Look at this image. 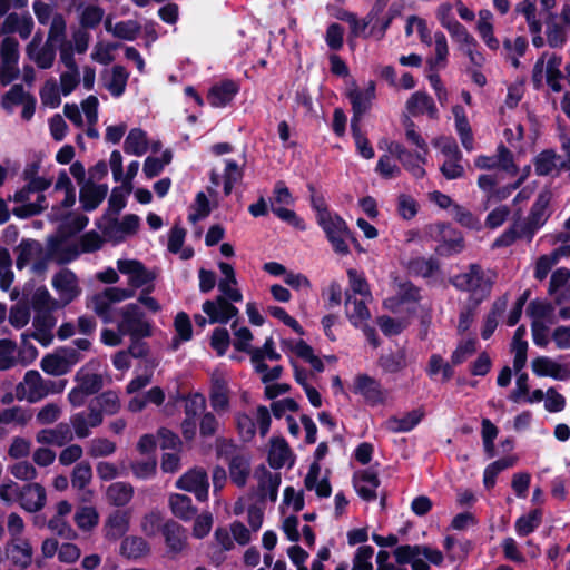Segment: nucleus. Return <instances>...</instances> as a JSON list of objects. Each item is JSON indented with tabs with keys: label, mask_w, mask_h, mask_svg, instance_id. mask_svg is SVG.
<instances>
[{
	"label": "nucleus",
	"mask_w": 570,
	"mask_h": 570,
	"mask_svg": "<svg viewBox=\"0 0 570 570\" xmlns=\"http://www.w3.org/2000/svg\"><path fill=\"white\" fill-rule=\"evenodd\" d=\"M495 279L497 274L493 271L473 263L455 275L451 283L459 291L469 293L472 305L478 306L490 296Z\"/></svg>",
	"instance_id": "nucleus-1"
},
{
	"label": "nucleus",
	"mask_w": 570,
	"mask_h": 570,
	"mask_svg": "<svg viewBox=\"0 0 570 570\" xmlns=\"http://www.w3.org/2000/svg\"><path fill=\"white\" fill-rule=\"evenodd\" d=\"M65 381H52L43 379L38 371L30 370L26 372L21 382L16 386V397L19 401L36 403L50 394H57L63 391Z\"/></svg>",
	"instance_id": "nucleus-2"
},
{
	"label": "nucleus",
	"mask_w": 570,
	"mask_h": 570,
	"mask_svg": "<svg viewBox=\"0 0 570 570\" xmlns=\"http://www.w3.org/2000/svg\"><path fill=\"white\" fill-rule=\"evenodd\" d=\"M393 553L397 563H410L412 570H430V563L441 566L444 560L440 550L424 544L400 546Z\"/></svg>",
	"instance_id": "nucleus-3"
},
{
	"label": "nucleus",
	"mask_w": 570,
	"mask_h": 570,
	"mask_svg": "<svg viewBox=\"0 0 570 570\" xmlns=\"http://www.w3.org/2000/svg\"><path fill=\"white\" fill-rule=\"evenodd\" d=\"M117 330L130 337H149L153 334L150 322L137 303H129L118 311Z\"/></svg>",
	"instance_id": "nucleus-4"
},
{
	"label": "nucleus",
	"mask_w": 570,
	"mask_h": 570,
	"mask_svg": "<svg viewBox=\"0 0 570 570\" xmlns=\"http://www.w3.org/2000/svg\"><path fill=\"white\" fill-rule=\"evenodd\" d=\"M117 269L127 276L128 287L125 291H132V297L136 296L138 289L147 292L155 289L157 273L148 269L141 262L137 259H118Z\"/></svg>",
	"instance_id": "nucleus-5"
},
{
	"label": "nucleus",
	"mask_w": 570,
	"mask_h": 570,
	"mask_svg": "<svg viewBox=\"0 0 570 570\" xmlns=\"http://www.w3.org/2000/svg\"><path fill=\"white\" fill-rule=\"evenodd\" d=\"M318 224L336 254H350L348 240L356 243V239L342 217L337 214L326 215L318 220Z\"/></svg>",
	"instance_id": "nucleus-6"
},
{
	"label": "nucleus",
	"mask_w": 570,
	"mask_h": 570,
	"mask_svg": "<svg viewBox=\"0 0 570 570\" xmlns=\"http://www.w3.org/2000/svg\"><path fill=\"white\" fill-rule=\"evenodd\" d=\"M132 298V291H125L121 287H107L102 292L94 294L88 307L91 308L104 323H112V305Z\"/></svg>",
	"instance_id": "nucleus-7"
},
{
	"label": "nucleus",
	"mask_w": 570,
	"mask_h": 570,
	"mask_svg": "<svg viewBox=\"0 0 570 570\" xmlns=\"http://www.w3.org/2000/svg\"><path fill=\"white\" fill-rule=\"evenodd\" d=\"M80 361V354L75 348H62L46 355L40 363L41 368L50 375L60 376L68 373Z\"/></svg>",
	"instance_id": "nucleus-8"
},
{
	"label": "nucleus",
	"mask_w": 570,
	"mask_h": 570,
	"mask_svg": "<svg viewBox=\"0 0 570 570\" xmlns=\"http://www.w3.org/2000/svg\"><path fill=\"white\" fill-rule=\"evenodd\" d=\"M56 325V318L51 313H38L32 322L35 331L31 334L21 335L22 344L27 347L32 357H36L37 350L33 346H27L29 337H33L43 346L49 345L53 340L52 328Z\"/></svg>",
	"instance_id": "nucleus-9"
},
{
	"label": "nucleus",
	"mask_w": 570,
	"mask_h": 570,
	"mask_svg": "<svg viewBox=\"0 0 570 570\" xmlns=\"http://www.w3.org/2000/svg\"><path fill=\"white\" fill-rule=\"evenodd\" d=\"M166 553L174 559L185 553L188 549V534L186 529L174 520H167L161 528Z\"/></svg>",
	"instance_id": "nucleus-10"
},
{
	"label": "nucleus",
	"mask_w": 570,
	"mask_h": 570,
	"mask_svg": "<svg viewBox=\"0 0 570 570\" xmlns=\"http://www.w3.org/2000/svg\"><path fill=\"white\" fill-rule=\"evenodd\" d=\"M176 487L180 490L191 492L197 500L208 499L209 481L207 472L203 468H193L184 473L177 481Z\"/></svg>",
	"instance_id": "nucleus-11"
},
{
	"label": "nucleus",
	"mask_w": 570,
	"mask_h": 570,
	"mask_svg": "<svg viewBox=\"0 0 570 570\" xmlns=\"http://www.w3.org/2000/svg\"><path fill=\"white\" fill-rule=\"evenodd\" d=\"M550 203V194L548 191L540 193L534 202L531 212L524 223H521L523 226V234H525V239L531 242L537 230H539L549 217L548 206Z\"/></svg>",
	"instance_id": "nucleus-12"
},
{
	"label": "nucleus",
	"mask_w": 570,
	"mask_h": 570,
	"mask_svg": "<svg viewBox=\"0 0 570 570\" xmlns=\"http://www.w3.org/2000/svg\"><path fill=\"white\" fill-rule=\"evenodd\" d=\"M52 287L59 295V299L63 306L71 303L81 294L78 278L73 272L63 268L52 277Z\"/></svg>",
	"instance_id": "nucleus-13"
},
{
	"label": "nucleus",
	"mask_w": 570,
	"mask_h": 570,
	"mask_svg": "<svg viewBox=\"0 0 570 570\" xmlns=\"http://www.w3.org/2000/svg\"><path fill=\"white\" fill-rule=\"evenodd\" d=\"M104 421L100 411L89 403L88 411L75 413L70 416V428L73 430V435L83 439L90 435L91 429L99 426Z\"/></svg>",
	"instance_id": "nucleus-14"
},
{
	"label": "nucleus",
	"mask_w": 570,
	"mask_h": 570,
	"mask_svg": "<svg viewBox=\"0 0 570 570\" xmlns=\"http://www.w3.org/2000/svg\"><path fill=\"white\" fill-rule=\"evenodd\" d=\"M254 478L257 481L256 493L261 500H271L275 502L278 495V488L281 485V473L269 471L266 466L261 465L254 472Z\"/></svg>",
	"instance_id": "nucleus-15"
},
{
	"label": "nucleus",
	"mask_w": 570,
	"mask_h": 570,
	"mask_svg": "<svg viewBox=\"0 0 570 570\" xmlns=\"http://www.w3.org/2000/svg\"><path fill=\"white\" fill-rule=\"evenodd\" d=\"M203 312L208 316V322L227 324L238 314V308L228 302L224 296L208 299L203 303Z\"/></svg>",
	"instance_id": "nucleus-16"
},
{
	"label": "nucleus",
	"mask_w": 570,
	"mask_h": 570,
	"mask_svg": "<svg viewBox=\"0 0 570 570\" xmlns=\"http://www.w3.org/2000/svg\"><path fill=\"white\" fill-rule=\"evenodd\" d=\"M354 392L361 394L371 405H377L385 402L387 391L373 377L361 374L355 377Z\"/></svg>",
	"instance_id": "nucleus-17"
},
{
	"label": "nucleus",
	"mask_w": 570,
	"mask_h": 570,
	"mask_svg": "<svg viewBox=\"0 0 570 570\" xmlns=\"http://www.w3.org/2000/svg\"><path fill=\"white\" fill-rule=\"evenodd\" d=\"M18 503L29 513L39 512L47 503L46 489L38 482L26 483L21 488Z\"/></svg>",
	"instance_id": "nucleus-18"
},
{
	"label": "nucleus",
	"mask_w": 570,
	"mask_h": 570,
	"mask_svg": "<svg viewBox=\"0 0 570 570\" xmlns=\"http://www.w3.org/2000/svg\"><path fill=\"white\" fill-rule=\"evenodd\" d=\"M27 55L39 68L48 69L53 65L56 46L47 41L42 45L41 36L36 33L27 46Z\"/></svg>",
	"instance_id": "nucleus-19"
},
{
	"label": "nucleus",
	"mask_w": 570,
	"mask_h": 570,
	"mask_svg": "<svg viewBox=\"0 0 570 570\" xmlns=\"http://www.w3.org/2000/svg\"><path fill=\"white\" fill-rule=\"evenodd\" d=\"M347 97L352 104L353 118L351 124H360L363 115L370 109L371 101L374 98V85L370 83L366 90L358 89L355 85L347 91Z\"/></svg>",
	"instance_id": "nucleus-20"
},
{
	"label": "nucleus",
	"mask_w": 570,
	"mask_h": 570,
	"mask_svg": "<svg viewBox=\"0 0 570 570\" xmlns=\"http://www.w3.org/2000/svg\"><path fill=\"white\" fill-rule=\"evenodd\" d=\"M73 440V433L68 423H59L55 428L37 432L36 441L43 445L63 446Z\"/></svg>",
	"instance_id": "nucleus-21"
},
{
	"label": "nucleus",
	"mask_w": 570,
	"mask_h": 570,
	"mask_svg": "<svg viewBox=\"0 0 570 570\" xmlns=\"http://www.w3.org/2000/svg\"><path fill=\"white\" fill-rule=\"evenodd\" d=\"M560 66L561 57L543 52L533 67L532 81L534 86L541 87L544 76H561Z\"/></svg>",
	"instance_id": "nucleus-22"
},
{
	"label": "nucleus",
	"mask_w": 570,
	"mask_h": 570,
	"mask_svg": "<svg viewBox=\"0 0 570 570\" xmlns=\"http://www.w3.org/2000/svg\"><path fill=\"white\" fill-rule=\"evenodd\" d=\"M6 551L17 567L28 568L32 563L33 547L27 538L9 540Z\"/></svg>",
	"instance_id": "nucleus-23"
},
{
	"label": "nucleus",
	"mask_w": 570,
	"mask_h": 570,
	"mask_svg": "<svg viewBox=\"0 0 570 570\" xmlns=\"http://www.w3.org/2000/svg\"><path fill=\"white\" fill-rule=\"evenodd\" d=\"M452 39L459 45V49L469 58L470 62L475 67H482L485 58L478 50V42L474 37L464 27L452 36Z\"/></svg>",
	"instance_id": "nucleus-24"
},
{
	"label": "nucleus",
	"mask_w": 570,
	"mask_h": 570,
	"mask_svg": "<svg viewBox=\"0 0 570 570\" xmlns=\"http://www.w3.org/2000/svg\"><path fill=\"white\" fill-rule=\"evenodd\" d=\"M131 513L127 510H115L105 522L106 537L117 540L124 537L129 530Z\"/></svg>",
	"instance_id": "nucleus-25"
},
{
	"label": "nucleus",
	"mask_w": 570,
	"mask_h": 570,
	"mask_svg": "<svg viewBox=\"0 0 570 570\" xmlns=\"http://www.w3.org/2000/svg\"><path fill=\"white\" fill-rule=\"evenodd\" d=\"M119 554L128 560H139L150 554L149 543L139 535H128L121 540Z\"/></svg>",
	"instance_id": "nucleus-26"
},
{
	"label": "nucleus",
	"mask_w": 570,
	"mask_h": 570,
	"mask_svg": "<svg viewBox=\"0 0 570 570\" xmlns=\"http://www.w3.org/2000/svg\"><path fill=\"white\" fill-rule=\"evenodd\" d=\"M372 298H357L355 295H347L345 301L346 316L356 326H363L371 318L367 302Z\"/></svg>",
	"instance_id": "nucleus-27"
},
{
	"label": "nucleus",
	"mask_w": 570,
	"mask_h": 570,
	"mask_svg": "<svg viewBox=\"0 0 570 570\" xmlns=\"http://www.w3.org/2000/svg\"><path fill=\"white\" fill-rule=\"evenodd\" d=\"M209 401L213 410L217 413H225L229 410V391L227 382L222 375H214Z\"/></svg>",
	"instance_id": "nucleus-28"
},
{
	"label": "nucleus",
	"mask_w": 570,
	"mask_h": 570,
	"mask_svg": "<svg viewBox=\"0 0 570 570\" xmlns=\"http://www.w3.org/2000/svg\"><path fill=\"white\" fill-rule=\"evenodd\" d=\"M424 414V410L419 407L402 416H391L386 420L385 428L393 433L409 432L422 421Z\"/></svg>",
	"instance_id": "nucleus-29"
},
{
	"label": "nucleus",
	"mask_w": 570,
	"mask_h": 570,
	"mask_svg": "<svg viewBox=\"0 0 570 570\" xmlns=\"http://www.w3.org/2000/svg\"><path fill=\"white\" fill-rule=\"evenodd\" d=\"M33 417L31 409L14 405L0 410V430L4 426L13 425L18 428L27 426Z\"/></svg>",
	"instance_id": "nucleus-30"
},
{
	"label": "nucleus",
	"mask_w": 570,
	"mask_h": 570,
	"mask_svg": "<svg viewBox=\"0 0 570 570\" xmlns=\"http://www.w3.org/2000/svg\"><path fill=\"white\" fill-rule=\"evenodd\" d=\"M532 371L539 376H551L561 381L568 380L570 377L569 370L547 356H540L533 360Z\"/></svg>",
	"instance_id": "nucleus-31"
},
{
	"label": "nucleus",
	"mask_w": 570,
	"mask_h": 570,
	"mask_svg": "<svg viewBox=\"0 0 570 570\" xmlns=\"http://www.w3.org/2000/svg\"><path fill=\"white\" fill-rule=\"evenodd\" d=\"M379 485L380 480L375 472L366 470L354 475V488L358 495L366 501L376 499Z\"/></svg>",
	"instance_id": "nucleus-32"
},
{
	"label": "nucleus",
	"mask_w": 570,
	"mask_h": 570,
	"mask_svg": "<svg viewBox=\"0 0 570 570\" xmlns=\"http://www.w3.org/2000/svg\"><path fill=\"white\" fill-rule=\"evenodd\" d=\"M229 476L232 482L238 488L246 485L250 474V460L245 453H236L229 460Z\"/></svg>",
	"instance_id": "nucleus-33"
},
{
	"label": "nucleus",
	"mask_w": 570,
	"mask_h": 570,
	"mask_svg": "<svg viewBox=\"0 0 570 570\" xmlns=\"http://www.w3.org/2000/svg\"><path fill=\"white\" fill-rule=\"evenodd\" d=\"M108 193L107 185H95L92 183L85 184L80 189L79 199L82 208L87 212L96 209Z\"/></svg>",
	"instance_id": "nucleus-34"
},
{
	"label": "nucleus",
	"mask_w": 570,
	"mask_h": 570,
	"mask_svg": "<svg viewBox=\"0 0 570 570\" xmlns=\"http://www.w3.org/2000/svg\"><path fill=\"white\" fill-rule=\"evenodd\" d=\"M128 79L129 72L125 67L116 65L104 75V85L114 97H120L125 92Z\"/></svg>",
	"instance_id": "nucleus-35"
},
{
	"label": "nucleus",
	"mask_w": 570,
	"mask_h": 570,
	"mask_svg": "<svg viewBox=\"0 0 570 570\" xmlns=\"http://www.w3.org/2000/svg\"><path fill=\"white\" fill-rule=\"evenodd\" d=\"M406 110L412 116L428 114L431 118L438 117V109L433 99L422 91L414 92L406 101Z\"/></svg>",
	"instance_id": "nucleus-36"
},
{
	"label": "nucleus",
	"mask_w": 570,
	"mask_h": 570,
	"mask_svg": "<svg viewBox=\"0 0 570 570\" xmlns=\"http://www.w3.org/2000/svg\"><path fill=\"white\" fill-rule=\"evenodd\" d=\"M16 264L19 269L42 257V245L33 239H23L16 248Z\"/></svg>",
	"instance_id": "nucleus-37"
},
{
	"label": "nucleus",
	"mask_w": 570,
	"mask_h": 570,
	"mask_svg": "<svg viewBox=\"0 0 570 570\" xmlns=\"http://www.w3.org/2000/svg\"><path fill=\"white\" fill-rule=\"evenodd\" d=\"M140 218L135 214H128L121 220H114L107 227L105 233L117 239H124L128 235L137 232Z\"/></svg>",
	"instance_id": "nucleus-38"
},
{
	"label": "nucleus",
	"mask_w": 570,
	"mask_h": 570,
	"mask_svg": "<svg viewBox=\"0 0 570 570\" xmlns=\"http://www.w3.org/2000/svg\"><path fill=\"white\" fill-rule=\"evenodd\" d=\"M168 504L171 513L183 521L191 520L197 513V509L193 505L191 499L186 494H170Z\"/></svg>",
	"instance_id": "nucleus-39"
},
{
	"label": "nucleus",
	"mask_w": 570,
	"mask_h": 570,
	"mask_svg": "<svg viewBox=\"0 0 570 570\" xmlns=\"http://www.w3.org/2000/svg\"><path fill=\"white\" fill-rule=\"evenodd\" d=\"M134 487L127 482L111 483L106 490L107 502L114 507L127 505L134 497Z\"/></svg>",
	"instance_id": "nucleus-40"
},
{
	"label": "nucleus",
	"mask_w": 570,
	"mask_h": 570,
	"mask_svg": "<svg viewBox=\"0 0 570 570\" xmlns=\"http://www.w3.org/2000/svg\"><path fill=\"white\" fill-rule=\"evenodd\" d=\"M32 308L38 313H51L63 306L60 299H56L51 296L49 291L41 286L38 287L30 299Z\"/></svg>",
	"instance_id": "nucleus-41"
},
{
	"label": "nucleus",
	"mask_w": 570,
	"mask_h": 570,
	"mask_svg": "<svg viewBox=\"0 0 570 570\" xmlns=\"http://www.w3.org/2000/svg\"><path fill=\"white\" fill-rule=\"evenodd\" d=\"M563 165L562 158L553 150H543L534 160L535 173L540 176L551 175Z\"/></svg>",
	"instance_id": "nucleus-42"
},
{
	"label": "nucleus",
	"mask_w": 570,
	"mask_h": 570,
	"mask_svg": "<svg viewBox=\"0 0 570 570\" xmlns=\"http://www.w3.org/2000/svg\"><path fill=\"white\" fill-rule=\"evenodd\" d=\"M237 91L238 88L233 81H225L212 88L208 94V100L214 107H225L233 100Z\"/></svg>",
	"instance_id": "nucleus-43"
},
{
	"label": "nucleus",
	"mask_w": 570,
	"mask_h": 570,
	"mask_svg": "<svg viewBox=\"0 0 570 570\" xmlns=\"http://www.w3.org/2000/svg\"><path fill=\"white\" fill-rule=\"evenodd\" d=\"M126 154L142 156L148 150L147 134L140 128H132L124 142Z\"/></svg>",
	"instance_id": "nucleus-44"
},
{
	"label": "nucleus",
	"mask_w": 570,
	"mask_h": 570,
	"mask_svg": "<svg viewBox=\"0 0 570 570\" xmlns=\"http://www.w3.org/2000/svg\"><path fill=\"white\" fill-rule=\"evenodd\" d=\"M434 51L435 57L428 59L426 63L431 71L443 69L448 62L449 45L442 32L434 33Z\"/></svg>",
	"instance_id": "nucleus-45"
},
{
	"label": "nucleus",
	"mask_w": 570,
	"mask_h": 570,
	"mask_svg": "<svg viewBox=\"0 0 570 570\" xmlns=\"http://www.w3.org/2000/svg\"><path fill=\"white\" fill-rule=\"evenodd\" d=\"M291 459V450L286 441L282 438L271 440V449L268 452V462L272 468L279 469L284 466Z\"/></svg>",
	"instance_id": "nucleus-46"
},
{
	"label": "nucleus",
	"mask_w": 570,
	"mask_h": 570,
	"mask_svg": "<svg viewBox=\"0 0 570 570\" xmlns=\"http://www.w3.org/2000/svg\"><path fill=\"white\" fill-rule=\"evenodd\" d=\"M453 115L455 118V128L460 136L461 144L466 150L473 149V135L470 124L466 119L464 109L461 106H454Z\"/></svg>",
	"instance_id": "nucleus-47"
},
{
	"label": "nucleus",
	"mask_w": 570,
	"mask_h": 570,
	"mask_svg": "<svg viewBox=\"0 0 570 570\" xmlns=\"http://www.w3.org/2000/svg\"><path fill=\"white\" fill-rule=\"evenodd\" d=\"M79 23L83 29H95L98 27L104 18L105 11L97 4L83 6L79 3Z\"/></svg>",
	"instance_id": "nucleus-48"
},
{
	"label": "nucleus",
	"mask_w": 570,
	"mask_h": 570,
	"mask_svg": "<svg viewBox=\"0 0 570 570\" xmlns=\"http://www.w3.org/2000/svg\"><path fill=\"white\" fill-rule=\"evenodd\" d=\"M49 24L50 26L46 41L55 46L67 43V22L65 17L61 13L56 12Z\"/></svg>",
	"instance_id": "nucleus-49"
},
{
	"label": "nucleus",
	"mask_w": 570,
	"mask_h": 570,
	"mask_svg": "<svg viewBox=\"0 0 570 570\" xmlns=\"http://www.w3.org/2000/svg\"><path fill=\"white\" fill-rule=\"evenodd\" d=\"M77 385L89 395L97 393L104 385L100 374L91 373L87 368H81L76 375Z\"/></svg>",
	"instance_id": "nucleus-50"
},
{
	"label": "nucleus",
	"mask_w": 570,
	"mask_h": 570,
	"mask_svg": "<svg viewBox=\"0 0 570 570\" xmlns=\"http://www.w3.org/2000/svg\"><path fill=\"white\" fill-rule=\"evenodd\" d=\"M528 48V40L520 36L513 41L509 38L503 40V49L507 59H509L514 68L520 66L519 57L523 56Z\"/></svg>",
	"instance_id": "nucleus-51"
},
{
	"label": "nucleus",
	"mask_w": 570,
	"mask_h": 570,
	"mask_svg": "<svg viewBox=\"0 0 570 570\" xmlns=\"http://www.w3.org/2000/svg\"><path fill=\"white\" fill-rule=\"evenodd\" d=\"M163 513L157 509L146 512L139 522L140 531L147 537H155L163 528Z\"/></svg>",
	"instance_id": "nucleus-52"
},
{
	"label": "nucleus",
	"mask_w": 570,
	"mask_h": 570,
	"mask_svg": "<svg viewBox=\"0 0 570 570\" xmlns=\"http://www.w3.org/2000/svg\"><path fill=\"white\" fill-rule=\"evenodd\" d=\"M116 450V443L107 438H95L87 445V453L92 459L110 456Z\"/></svg>",
	"instance_id": "nucleus-53"
},
{
	"label": "nucleus",
	"mask_w": 570,
	"mask_h": 570,
	"mask_svg": "<svg viewBox=\"0 0 570 570\" xmlns=\"http://www.w3.org/2000/svg\"><path fill=\"white\" fill-rule=\"evenodd\" d=\"M90 403L100 411V413H106L109 415L116 414L120 410V400L116 392L106 391L95 397Z\"/></svg>",
	"instance_id": "nucleus-54"
},
{
	"label": "nucleus",
	"mask_w": 570,
	"mask_h": 570,
	"mask_svg": "<svg viewBox=\"0 0 570 570\" xmlns=\"http://www.w3.org/2000/svg\"><path fill=\"white\" fill-rule=\"evenodd\" d=\"M515 12L525 18L531 33H539L541 31V22L535 16V0H522L517 4Z\"/></svg>",
	"instance_id": "nucleus-55"
},
{
	"label": "nucleus",
	"mask_w": 570,
	"mask_h": 570,
	"mask_svg": "<svg viewBox=\"0 0 570 570\" xmlns=\"http://www.w3.org/2000/svg\"><path fill=\"white\" fill-rule=\"evenodd\" d=\"M514 458H503L500 460L494 461L490 465L487 466L483 474V483L487 489H492L495 484V478L497 475L508 469L514 465L515 463Z\"/></svg>",
	"instance_id": "nucleus-56"
},
{
	"label": "nucleus",
	"mask_w": 570,
	"mask_h": 570,
	"mask_svg": "<svg viewBox=\"0 0 570 570\" xmlns=\"http://www.w3.org/2000/svg\"><path fill=\"white\" fill-rule=\"evenodd\" d=\"M17 363V344L8 338L0 340V371H8Z\"/></svg>",
	"instance_id": "nucleus-57"
},
{
	"label": "nucleus",
	"mask_w": 570,
	"mask_h": 570,
	"mask_svg": "<svg viewBox=\"0 0 570 570\" xmlns=\"http://www.w3.org/2000/svg\"><path fill=\"white\" fill-rule=\"evenodd\" d=\"M436 17L443 28H445L451 37L464 28L452 14V6L448 2L438 7Z\"/></svg>",
	"instance_id": "nucleus-58"
},
{
	"label": "nucleus",
	"mask_w": 570,
	"mask_h": 570,
	"mask_svg": "<svg viewBox=\"0 0 570 570\" xmlns=\"http://www.w3.org/2000/svg\"><path fill=\"white\" fill-rule=\"evenodd\" d=\"M541 523V511L533 510L529 514L520 517L515 521V531L520 537L532 533Z\"/></svg>",
	"instance_id": "nucleus-59"
},
{
	"label": "nucleus",
	"mask_w": 570,
	"mask_h": 570,
	"mask_svg": "<svg viewBox=\"0 0 570 570\" xmlns=\"http://www.w3.org/2000/svg\"><path fill=\"white\" fill-rule=\"evenodd\" d=\"M554 16L550 14V19L547 21V42L551 48H560L567 41V32L566 29L558 24L553 20Z\"/></svg>",
	"instance_id": "nucleus-60"
},
{
	"label": "nucleus",
	"mask_w": 570,
	"mask_h": 570,
	"mask_svg": "<svg viewBox=\"0 0 570 570\" xmlns=\"http://www.w3.org/2000/svg\"><path fill=\"white\" fill-rule=\"evenodd\" d=\"M92 479V469L88 462L76 464L71 473V485L78 490H85Z\"/></svg>",
	"instance_id": "nucleus-61"
},
{
	"label": "nucleus",
	"mask_w": 570,
	"mask_h": 570,
	"mask_svg": "<svg viewBox=\"0 0 570 570\" xmlns=\"http://www.w3.org/2000/svg\"><path fill=\"white\" fill-rule=\"evenodd\" d=\"M29 96L30 95L23 90L21 85H14L6 95H3L1 106L7 112L12 114L14 107L22 105Z\"/></svg>",
	"instance_id": "nucleus-62"
},
{
	"label": "nucleus",
	"mask_w": 570,
	"mask_h": 570,
	"mask_svg": "<svg viewBox=\"0 0 570 570\" xmlns=\"http://www.w3.org/2000/svg\"><path fill=\"white\" fill-rule=\"evenodd\" d=\"M380 366L387 373H396L405 367L406 360L404 351L389 353L380 357Z\"/></svg>",
	"instance_id": "nucleus-63"
},
{
	"label": "nucleus",
	"mask_w": 570,
	"mask_h": 570,
	"mask_svg": "<svg viewBox=\"0 0 570 570\" xmlns=\"http://www.w3.org/2000/svg\"><path fill=\"white\" fill-rule=\"evenodd\" d=\"M99 514L92 507H82L75 514V522L81 530H91L98 524Z\"/></svg>",
	"instance_id": "nucleus-64"
}]
</instances>
